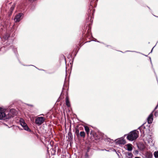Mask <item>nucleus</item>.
I'll return each instance as SVG.
<instances>
[{
	"mask_svg": "<svg viewBox=\"0 0 158 158\" xmlns=\"http://www.w3.org/2000/svg\"><path fill=\"white\" fill-rule=\"evenodd\" d=\"M85 133L84 131H81L79 134V137H81L83 138H85Z\"/></svg>",
	"mask_w": 158,
	"mask_h": 158,
	"instance_id": "11",
	"label": "nucleus"
},
{
	"mask_svg": "<svg viewBox=\"0 0 158 158\" xmlns=\"http://www.w3.org/2000/svg\"><path fill=\"white\" fill-rule=\"evenodd\" d=\"M127 135V139L129 140L132 141L136 139L139 136V132L135 130L131 131L128 135H125V136Z\"/></svg>",
	"mask_w": 158,
	"mask_h": 158,
	"instance_id": "2",
	"label": "nucleus"
},
{
	"mask_svg": "<svg viewBox=\"0 0 158 158\" xmlns=\"http://www.w3.org/2000/svg\"><path fill=\"white\" fill-rule=\"evenodd\" d=\"M143 127V126H142L141 127V128H142ZM140 127H139V129H140Z\"/></svg>",
	"mask_w": 158,
	"mask_h": 158,
	"instance_id": "28",
	"label": "nucleus"
},
{
	"mask_svg": "<svg viewBox=\"0 0 158 158\" xmlns=\"http://www.w3.org/2000/svg\"><path fill=\"white\" fill-rule=\"evenodd\" d=\"M84 128L88 138L91 141H94V139L97 140L99 139V136L92 130L90 131V134H89L90 129L88 126H85Z\"/></svg>",
	"mask_w": 158,
	"mask_h": 158,
	"instance_id": "1",
	"label": "nucleus"
},
{
	"mask_svg": "<svg viewBox=\"0 0 158 158\" xmlns=\"http://www.w3.org/2000/svg\"><path fill=\"white\" fill-rule=\"evenodd\" d=\"M152 153L150 152H147L146 153V158H152Z\"/></svg>",
	"mask_w": 158,
	"mask_h": 158,
	"instance_id": "9",
	"label": "nucleus"
},
{
	"mask_svg": "<svg viewBox=\"0 0 158 158\" xmlns=\"http://www.w3.org/2000/svg\"><path fill=\"white\" fill-rule=\"evenodd\" d=\"M135 158H140V157H135Z\"/></svg>",
	"mask_w": 158,
	"mask_h": 158,
	"instance_id": "27",
	"label": "nucleus"
},
{
	"mask_svg": "<svg viewBox=\"0 0 158 158\" xmlns=\"http://www.w3.org/2000/svg\"><path fill=\"white\" fill-rule=\"evenodd\" d=\"M126 154H127L126 155V156L128 157V158H131L133 156V154L131 152H127V153H126Z\"/></svg>",
	"mask_w": 158,
	"mask_h": 158,
	"instance_id": "14",
	"label": "nucleus"
},
{
	"mask_svg": "<svg viewBox=\"0 0 158 158\" xmlns=\"http://www.w3.org/2000/svg\"><path fill=\"white\" fill-rule=\"evenodd\" d=\"M14 9V7L13 6H12L10 9V11L11 13L12 12L13 10Z\"/></svg>",
	"mask_w": 158,
	"mask_h": 158,
	"instance_id": "21",
	"label": "nucleus"
},
{
	"mask_svg": "<svg viewBox=\"0 0 158 158\" xmlns=\"http://www.w3.org/2000/svg\"><path fill=\"white\" fill-rule=\"evenodd\" d=\"M16 114V110L15 109H10L8 113L6 114V118L9 119L13 117Z\"/></svg>",
	"mask_w": 158,
	"mask_h": 158,
	"instance_id": "4",
	"label": "nucleus"
},
{
	"mask_svg": "<svg viewBox=\"0 0 158 158\" xmlns=\"http://www.w3.org/2000/svg\"><path fill=\"white\" fill-rule=\"evenodd\" d=\"M6 114L4 112L0 111V119H7L6 118Z\"/></svg>",
	"mask_w": 158,
	"mask_h": 158,
	"instance_id": "8",
	"label": "nucleus"
},
{
	"mask_svg": "<svg viewBox=\"0 0 158 158\" xmlns=\"http://www.w3.org/2000/svg\"><path fill=\"white\" fill-rule=\"evenodd\" d=\"M119 143L124 144L126 143V141L124 139H120L118 140Z\"/></svg>",
	"mask_w": 158,
	"mask_h": 158,
	"instance_id": "15",
	"label": "nucleus"
},
{
	"mask_svg": "<svg viewBox=\"0 0 158 158\" xmlns=\"http://www.w3.org/2000/svg\"><path fill=\"white\" fill-rule=\"evenodd\" d=\"M144 128H145V127L144 126V127H143Z\"/></svg>",
	"mask_w": 158,
	"mask_h": 158,
	"instance_id": "30",
	"label": "nucleus"
},
{
	"mask_svg": "<svg viewBox=\"0 0 158 158\" xmlns=\"http://www.w3.org/2000/svg\"><path fill=\"white\" fill-rule=\"evenodd\" d=\"M93 8V6H91L90 7L89 9L88 10V13L89 14L88 18L86 20V27L87 28L89 25L92 22V17L91 14H93L94 13V10L92 9Z\"/></svg>",
	"mask_w": 158,
	"mask_h": 158,
	"instance_id": "3",
	"label": "nucleus"
},
{
	"mask_svg": "<svg viewBox=\"0 0 158 158\" xmlns=\"http://www.w3.org/2000/svg\"><path fill=\"white\" fill-rule=\"evenodd\" d=\"M37 0H28V1L29 2H33L35 1H36Z\"/></svg>",
	"mask_w": 158,
	"mask_h": 158,
	"instance_id": "23",
	"label": "nucleus"
},
{
	"mask_svg": "<svg viewBox=\"0 0 158 158\" xmlns=\"http://www.w3.org/2000/svg\"><path fill=\"white\" fill-rule=\"evenodd\" d=\"M127 149L129 151H131L132 150V145L131 144H128L127 145Z\"/></svg>",
	"mask_w": 158,
	"mask_h": 158,
	"instance_id": "13",
	"label": "nucleus"
},
{
	"mask_svg": "<svg viewBox=\"0 0 158 158\" xmlns=\"http://www.w3.org/2000/svg\"><path fill=\"white\" fill-rule=\"evenodd\" d=\"M75 133L76 134L77 137L78 138H79V130L77 128H75Z\"/></svg>",
	"mask_w": 158,
	"mask_h": 158,
	"instance_id": "17",
	"label": "nucleus"
},
{
	"mask_svg": "<svg viewBox=\"0 0 158 158\" xmlns=\"http://www.w3.org/2000/svg\"><path fill=\"white\" fill-rule=\"evenodd\" d=\"M153 114L152 113H151L149 116L148 117L147 120H148V123L150 124L153 121Z\"/></svg>",
	"mask_w": 158,
	"mask_h": 158,
	"instance_id": "7",
	"label": "nucleus"
},
{
	"mask_svg": "<svg viewBox=\"0 0 158 158\" xmlns=\"http://www.w3.org/2000/svg\"><path fill=\"white\" fill-rule=\"evenodd\" d=\"M66 106L68 107H69L70 106V104L69 101V99L68 96H67L66 98Z\"/></svg>",
	"mask_w": 158,
	"mask_h": 158,
	"instance_id": "10",
	"label": "nucleus"
},
{
	"mask_svg": "<svg viewBox=\"0 0 158 158\" xmlns=\"http://www.w3.org/2000/svg\"><path fill=\"white\" fill-rule=\"evenodd\" d=\"M20 124L21 126L23 127L25 125H26L27 124L24 122H21L20 121Z\"/></svg>",
	"mask_w": 158,
	"mask_h": 158,
	"instance_id": "20",
	"label": "nucleus"
},
{
	"mask_svg": "<svg viewBox=\"0 0 158 158\" xmlns=\"http://www.w3.org/2000/svg\"><path fill=\"white\" fill-rule=\"evenodd\" d=\"M2 108L1 107H0V111H2Z\"/></svg>",
	"mask_w": 158,
	"mask_h": 158,
	"instance_id": "25",
	"label": "nucleus"
},
{
	"mask_svg": "<svg viewBox=\"0 0 158 158\" xmlns=\"http://www.w3.org/2000/svg\"><path fill=\"white\" fill-rule=\"evenodd\" d=\"M23 15V14L22 13H19L16 15L14 18V20L15 22H19L22 19Z\"/></svg>",
	"mask_w": 158,
	"mask_h": 158,
	"instance_id": "6",
	"label": "nucleus"
},
{
	"mask_svg": "<svg viewBox=\"0 0 158 158\" xmlns=\"http://www.w3.org/2000/svg\"><path fill=\"white\" fill-rule=\"evenodd\" d=\"M155 115L156 117L158 116V111H156L155 113Z\"/></svg>",
	"mask_w": 158,
	"mask_h": 158,
	"instance_id": "22",
	"label": "nucleus"
},
{
	"mask_svg": "<svg viewBox=\"0 0 158 158\" xmlns=\"http://www.w3.org/2000/svg\"><path fill=\"white\" fill-rule=\"evenodd\" d=\"M85 156V157H88V155L87 153H86Z\"/></svg>",
	"mask_w": 158,
	"mask_h": 158,
	"instance_id": "24",
	"label": "nucleus"
},
{
	"mask_svg": "<svg viewBox=\"0 0 158 158\" xmlns=\"http://www.w3.org/2000/svg\"><path fill=\"white\" fill-rule=\"evenodd\" d=\"M45 120V118L44 117H38L35 120V123L38 125H40L44 122Z\"/></svg>",
	"mask_w": 158,
	"mask_h": 158,
	"instance_id": "5",
	"label": "nucleus"
},
{
	"mask_svg": "<svg viewBox=\"0 0 158 158\" xmlns=\"http://www.w3.org/2000/svg\"><path fill=\"white\" fill-rule=\"evenodd\" d=\"M24 129L28 131H30V130L29 128V127H28V126L26 125H25V126H24L23 127Z\"/></svg>",
	"mask_w": 158,
	"mask_h": 158,
	"instance_id": "18",
	"label": "nucleus"
},
{
	"mask_svg": "<svg viewBox=\"0 0 158 158\" xmlns=\"http://www.w3.org/2000/svg\"><path fill=\"white\" fill-rule=\"evenodd\" d=\"M154 155L155 158L158 157V151H155L154 153Z\"/></svg>",
	"mask_w": 158,
	"mask_h": 158,
	"instance_id": "19",
	"label": "nucleus"
},
{
	"mask_svg": "<svg viewBox=\"0 0 158 158\" xmlns=\"http://www.w3.org/2000/svg\"><path fill=\"white\" fill-rule=\"evenodd\" d=\"M28 105L29 106H33L32 105Z\"/></svg>",
	"mask_w": 158,
	"mask_h": 158,
	"instance_id": "29",
	"label": "nucleus"
},
{
	"mask_svg": "<svg viewBox=\"0 0 158 158\" xmlns=\"http://www.w3.org/2000/svg\"><path fill=\"white\" fill-rule=\"evenodd\" d=\"M91 27L89 26L88 27V30H87V33L85 34V36L87 37H88V36L90 34V29Z\"/></svg>",
	"mask_w": 158,
	"mask_h": 158,
	"instance_id": "12",
	"label": "nucleus"
},
{
	"mask_svg": "<svg viewBox=\"0 0 158 158\" xmlns=\"http://www.w3.org/2000/svg\"><path fill=\"white\" fill-rule=\"evenodd\" d=\"M157 107H158V105H157L156 106V108H155V109H156L157 108Z\"/></svg>",
	"mask_w": 158,
	"mask_h": 158,
	"instance_id": "26",
	"label": "nucleus"
},
{
	"mask_svg": "<svg viewBox=\"0 0 158 158\" xmlns=\"http://www.w3.org/2000/svg\"><path fill=\"white\" fill-rule=\"evenodd\" d=\"M68 138L69 139H72L73 138L72 134L71 132V131H69L68 133Z\"/></svg>",
	"mask_w": 158,
	"mask_h": 158,
	"instance_id": "16",
	"label": "nucleus"
}]
</instances>
